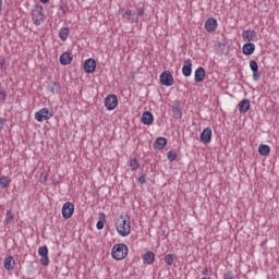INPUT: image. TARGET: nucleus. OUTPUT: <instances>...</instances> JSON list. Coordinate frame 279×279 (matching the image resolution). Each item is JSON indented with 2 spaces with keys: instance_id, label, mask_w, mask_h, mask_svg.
<instances>
[{
  "instance_id": "obj_34",
  "label": "nucleus",
  "mask_w": 279,
  "mask_h": 279,
  "mask_svg": "<svg viewBox=\"0 0 279 279\" xmlns=\"http://www.w3.org/2000/svg\"><path fill=\"white\" fill-rule=\"evenodd\" d=\"M223 279H234V274L232 271H227L223 275Z\"/></svg>"
},
{
  "instance_id": "obj_27",
  "label": "nucleus",
  "mask_w": 279,
  "mask_h": 279,
  "mask_svg": "<svg viewBox=\"0 0 279 279\" xmlns=\"http://www.w3.org/2000/svg\"><path fill=\"white\" fill-rule=\"evenodd\" d=\"M120 12L124 19H128V21H132V16H134L135 14V13H132V10L125 11V9H121Z\"/></svg>"
},
{
  "instance_id": "obj_19",
  "label": "nucleus",
  "mask_w": 279,
  "mask_h": 279,
  "mask_svg": "<svg viewBox=\"0 0 279 279\" xmlns=\"http://www.w3.org/2000/svg\"><path fill=\"white\" fill-rule=\"evenodd\" d=\"M15 265L16 260H14V257L12 255H9L4 258V269H7V271H12Z\"/></svg>"
},
{
  "instance_id": "obj_3",
  "label": "nucleus",
  "mask_w": 279,
  "mask_h": 279,
  "mask_svg": "<svg viewBox=\"0 0 279 279\" xmlns=\"http://www.w3.org/2000/svg\"><path fill=\"white\" fill-rule=\"evenodd\" d=\"M32 19L34 25H43L45 23V12L43 11V7L37 5L32 10Z\"/></svg>"
},
{
  "instance_id": "obj_4",
  "label": "nucleus",
  "mask_w": 279,
  "mask_h": 279,
  "mask_svg": "<svg viewBox=\"0 0 279 279\" xmlns=\"http://www.w3.org/2000/svg\"><path fill=\"white\" fill-rule=\"evenodd\" d=\"M51 117H53V113H51L48 108H43L35 112V119L38 121V123H43V121H49Z\"/></svg>"
},
{
  "instance_id": "obj_12",
  "label": "nucleus",
  "mask_w": 279,
  "mask_h": 279,
  "mask_svg": "<svg viewBox=\"0 0 279 279\" xmlns=\"http://www.w3.org/2000/svg\"><path fill=\"white\" fill-rule=\"evenodd\" d=\"M250 69L253 73V81L259 82L260 81V72L258 71V63L256 62V60L250 61Z\"/></svg>"
},
{
  "instance_id": "obj_36",
  "label": "nucleus",
  "mask_w": 279,
  "mask_h": 279,
  "mask_svg": "<svg viewBox=\"0 0 279 279\" xmlns=\"http://www.w3.org/2000/svg\"><path fill=\"white\" fill-rule=\"evenodd\" d=\"M96 228H97V230H104V221H102V220H99V221L96 223Z\"/></svg>"
},
{
  "instance_id": "obj_15",
  "label": "nucleus",
  "mask_w": 279,
  "mask_h": 279,
  "mask_svg": "<svg viewBox=\"0 0 279 279\" xmlns=\"http://www.w3.org/2000/svg\"><path fill=\"white\" fill-rule=\"evenodd\" d=\"M204 77H206V70L203 66L197 68L194 72V80L196 84L204 82Z\"/></svg>"
},
{
  "instance_id": "obj_7",
  "label": "nucleus",
  "mask_w": 279,
  "mask_h": 279,
  "mask_svg": "<svg viewBox=\"0 0 279 279\" xmlns=\"http://www.w3.org/2000/svg\"><path fill=\"white\" fill-rule=\"evenodd\" d=\"M38 254L41 256L40 264L44 265V267H47V265H49V248L47 246H40L38 248Z\"/></svg>"
},
{
  "instance_id": "obj_6",
  "label": "nucleus",
  "mask_w": 279,
  "mask_h": 279,
  "mask_svg": "<svg viewBox=\"0 0 279 279\" xmlns=\"http://www.w3.org/2000/svg\"><path fill=\"white\" fill-rule=\"evenodd\" d=\"M119 106V99L117 98V95H108L105 99V107L107 110H114Z\"/></svg>"
},
{
  "instance_id": "obj_32",
  "label": "nucleus",
  "mask_w": 279,
  "mask_h": 279,
  "mask_svg": "<svg viewBox=\"0 0 279 279\" xmlns=\"http://www.w3.org/2000/svg\"><path fill=\"white\" fill-rule=\"evenodd\" d=\"M167 158L170 162H173L174 160L178 159V154L173 150H170L167 153Z\"/></svg>"
},
{
  "instance_id": "obj_16",
  "label": "nucleus",
  "mask_w": 279,
  "mask_h": 279,
  "mask_svg": "<svg viewBox=\"0 0 279 279\" xmlns=\"http://www.w3.org/2000/svg\"><path fill=\"white\" fill-rule=\"evenodd\" d=\"M256 51V45L247 41L246 44L243 45L242 47V53L244 56H252Z\"/></svg>"
},
{
  "instance_id": "obj_13",
  "label": "nucleus",
  "mask_w": 279,
  "mask_h": 279,
  "mask_svg": "<svg viewBox=\"0 0 279 279\" xmlns=\"http://www.w3.org/2000/svg\"><path fill=\"white\" fill-rule=\"evenodd\" d=\"M182 73L184 77H191V74L193 73V61L191 59L184 61Z\"/></svg>"
},
{
  "instance_id": "obj_30",
  "label": "nucleus",
  "mask_w": 279,
  "mask_h": 279,
  "mask_svg": "<svg viewBox=\"0 0 279 279\" xmlns=\"http://www.w3.org/2000/svg\"><path fill=\"white\" fill-rule=\"evenodd\" d=\"M0 186H1V189H8V186H10V178L1 177L0 178Z\"/></svg>"
},
{
  "instance_id": "obj_42",
  "label": "nucleus",
  "mask_w": 279,
  "mask_h": 279,
  "mask_svg": "<svg viewBox=\"0 0 279 279\" xmlns=\"http://www.w3.org/2000/svg\"><path fill=\"white\" fill-rule=\"evenodd\" d=\"M3 10V0H0V12Z\"/></svg>"
},
{
  "instance_id": "obj_21",
  "label": "nucleus",
  "mask_w": 279,
  "mask_h": 279,
  "mask_svg": "<svg viewBox=\"0 0 279 279\" xmlns=\"http://www.w3.org/2000/svg\"><path fill=\"white\" fill-rule=\"evenodd\" d=\"M142 123H144V125H151V123H154V114L149 111H145L142 114Z\"/></svg>"
},
{
  "instance_id": "obj_43",
  "label": "nucleus",
  "mask_w": 279,
  "mask_h": 279,
  "mask_svg": "<svg viewBox=\"0 0 279 279\" xmlns=\"http://www.w3.org/2000/svg\"><path fill=\"white\" fill-rule=\"evenodd\" d=\"M133 23H138V17H132Z\"/></svg>"
},
{
  "instance_id": "obj_18",
  "label": "nucleus",
  "mask_w": 279,
  "mask_h": 279,
  "mask_svg": "<svg viewBox=\"0 0 279 279\" xmlns=\"http://www.w3.org/2000/svg\"><path fill=\"white\" fill-rule=\"evenodd\" d=\"M155 260H156V254H154V252L151 251H148L143 255L144 265H154Z\"/></svg>"
},
{
  "instance_id": "obj_35",
  "label": "nucleus",
  "mask_w": 279,
  "mask_h": 279,
  "mask_svg": "<svg viewBox=\"0 0 279 279\" xmlns=\"http://www.w3.org/2000/svg\"><path fill=\"white\" fill-rule=\"evenodd\" d=\"M60 10L62 11L63 14H66V12H69V5L62 4V5L60 7Z\"/></svg>"
},
{
  "instance_id": "obj_8",
  "label": "nucleus",
  "mask_w": 279,
  "mask_h": 279,
  "mask_svg": "<svg viewBox=\"0 0 279 279\" xmlns=\"http://www.w3.org/2000/svg\"><path fill=\"white\" fill-rule=\"evenodd\" d=\"M213 141V129L210 126L205 128L201 133V143L208 145Z\"/></svg>"
},
{
  "instance_id": "obj_22",
  "label": "nucleus",
  "mask_w": 279,
  "mask_h": 279,
  "mask_svg": "<svg viewBox=\"0 0 279 279\" xmlns=\"http://www.w3.org/2000/svg\"><path fill=\"white\" fill-rule=\"evenodd\" d=\"M167 145V137H157L154 143L155 149H165Z\"/></svg>"
},
{
  "instance_id": "obj_5",
  "label": "nucleus",
  "mask_w": 279,
  "mask_h": 279,
  "mask_svg": "<svg viewBox=\"0 0 279 279\" xmlns=\"http://www.w3.org/2000/svg\"><path fill=\"white\" fill-rule=\"evenodd\" d=\"M61 213L63 219H71L73 217V213H75V205L71 202L64 203Z\"/></svg>"
},
{
  "instance_id": "obj_20",
  "label": "nucleus",
  "mask_w": 279,
  "mask_h": 279,
  "mask_svg": "<svg viewBox=\"0 0 279 279\" xmlns=\"http://www.w3.org/2000/svg\"><path fill=\"white\" fill-rule=\"evenodd\" d=\"M251 102L247 99H243L238 104V108L239 111L241 112V114H245V112H247V110H250L251 108Z\"/></svg>"
},
{
  "instance_id": "obj_41",
  "label": "nucleus",
  "mask_w": 279,
  "mask_h": 279,
  "mask_svg": "<svg viewBox=\"0 0 279 279\" xmlns=\"http://www.w3.org/2000/svg\"><path fill=\"white\" fill-rule=\"evenodd\" d=\"M202 274L203 276H208V268L203 269Z\"/></svg>"
},
{
  "instance_id": "obj_9",
  "label": "nucleus",
  "mask_w": 279,
  "mask_h": 279,
  "mask_svg": "<svg viewBox=\"0 0 279 279\" xmlns=\"http://www.w3.org/2000/svg\"><path fill=\"white\" fill-rule=\"evenodd\" d=\"M160 84L162 86H173V75H171V72L167 71L161 73Z\"/></svg>"
},
{
  "instance_id": "obj_31",
  "label": "nucleus",
  "mask_w": 279,
  "mask_h": 279,
  "mask_svg": "<svg viewBox=\"0 0 279 279\" xmlns=\"http://www.w3.org/2000/svg\"><path fill=\"white\" fill-rule=\"evenodd\" d=\"M12 221H14V213H12V210H7L5 223L10 225V223H12Z\"/></svg>"
},
{
  "instance_id": "obj_29",
  "label": "nucleus",
  "mask_w": 279,
  "mask_h": 279,
  "mask_svg": "<svg viewBox=\"0 0 279 279\" xmlns=\"http://www.w3.org/2000/svg\"><path fill=\"white\" fill-rule=\"evenodd\" d=\"M59 38H61V40H66V38H69V28H61L59 32Z\"/></svg>"
},
{
  "instance_id": "obj_14",
  "label": "nucleus",
  "mask_w": 279,
  "mask_h": 279,
  "mask_svg": "<svg viewBox=\"0 0 279 279\" xmlns=\"http://www.w3.org/2000/svg\"><path fill=\"white\" fill-rule=\"evenodd\" d=\"M217 20L215 17H209L205 22V29L213 34V32H217Z\"/></svg>"
},
{
  "instance_id": "obj_37",
  "label": "nucleus",
  "mask_w": 279,
  "mask_h": 279,
  "mask_svg": "<svg viewBox=\"0 0 279 279\" xmlns=\"http://www.w3.org/2000/svg\"><path fill=\"white\" fill-rule=\"evenodd\" d=\"M3 128H5V119L0 118V132H1V130H3Z\"/></svg>"
},
{
  "instance_id": "obj_11",
  "label": "nucleus",
  "mask_w": 279,
  "mask_h": 279,
  "mask_svg": "<svg viewBox=\"0 0 279 279\" xmlns=\"http://www.w3.org/2000/svg\"><path fill=\"white\" fill-rule=\"evenodd\" d=\"M83 69L85 73H95V69H97V62L95 61V59L89 58L85 60Z\"/></svg>"
},
{
  "instance_id": "obj_38",
  "label": "nucleus",
  "mask_w": 279,
  "mask_h": 279,
  "mask_svg": "<svg viewBox=\"0 0 279 279\" xmlns=\"http://www.w3.org/2000/svg\"><path fill=\"white\" fill-rule=\"evenodd\" d=\"M136 14L137 16H143V14H145V9L138 8Z\"/></svg>"
},
{
  "instance_id": "obj_23",
  "label": "nucleus",
  "mask_w": 279,
  "mask_h": 279,
  "mask_svg": "<svg viewBox=\"0 0 279 279\" xmlns=\"http://www.w3.org/2000/svg\"><path fill=\"white\" fill-rule=\"evenodd\" d=\"M259 156H269L271 154V148L267 144H260L258 147Z\"/></svg>"
},
{
  "instance_id": "obj_44",
  "label": "nucleus",
  "mask_w": 279,
  "mask_h": 279,
  "mask_svg": "<svg viewBox=\"0 0 279 279\" xmlns=\"http://www.w3.org/2000/svg\"><path fill=\"white\" fill-rule=\"evenodd\" d=\"M49 0H40L41 3H48Z\"/></svg>"
},
{
  "instance_id": "obj_40",
  "label": "nucleus",
  "mask_w": 279,
  "mask_h": 279,
  "mask_svg": "<svg viewBox=\"0 0 279 279\" xmlns=\"http://www.w3.org/2000/svg\"><path fill=\"white\" fill-rule=\"evenodd\" d=\"M138 182L140 184H145L146 180H145V174H142L140 178H138Z\"/></svg>"
},
{
  "instance_id": "obj_33",
  "label": "nucleus",
  "mask_w": 279,
  "mask_h": 279,
  "mask_svg": "<svg viewBox=\"0 0 279 279\" xmlns=\"http://www.w3.org/2000/svg\"><path fill=\"white\" fill-rule=\"evenodd\" d=\"M7 98L8 94L5 93V90H0V102L5 101Z\"/></svg>"
},
{
  "instance_id": "obj_2",
  "label": "nucleus",
  "mask_w": 279,
  "mask_h": 279,
  "mask_svg": "<svg viewBox=\"0 0 279 279\" xmlns=\"http://www.w3.org/2000/svg\"><path fill=\"white\" fill-rule=\"evenodd\" d=\"M128 245L125 243H118L114 244L112 250H111V256L114 258V260H123L124 258L128 257Z\"/></svg>"
},
{
  "instance_id": "obj_17",
  "label": "nucleus",
  "mask_w": 279,
  "mask_h": 279,
  "mask_svg": "<svg viewBox=\"0 0 279 279\" xmlns=\"http://www.w3.org/2000/svg\"><path fill=\"white\" fill-rule=\"evenodd\" d=\"M60 64H62V66H66L69 64H71V62H73V54H71V52H64L60 56Z\"/></svg>"
},
{
  "instance_id": "obj_10",
  "label": "nucleus",
  "mask_w": 279,
  "mask_h": 279,
  "mask_svg": "<svg viewBox=\"0 0 279 279\" xmlns=\"http://www.w3.org/2000/svg\"><path fill=\"white\" fill-rule=\"evenodd\" d=\"M242 38L244 43H254V40H256L257 38V33L256 31H252V29L243 31Z\"/></svg>"
},
{
  "instance_id": "obj_28",
  "label": "nucleus",
  "mask_w": 279,
  "mask_h": 279,
  "mask_svg": "<svg viewBox=\"0 0 279 279\" xmlns=\"http://www.w3.org/2000/svg\"><path fill=\"white\" fill-rule=\"evenodd\" d=\"M163 260H165L166 265L171 267V265H173V262L175 260V255L168 254V255L165 256Z\"/></svg>"
},
{
  "instance_id": "obj_25",
  "label": "nucleus",
  "mask_w": 279,
  "mask_h": 279,
  "mask_svg": "<svg viewBox=\"0 0 279 279\" xmlns=\"http://www.w3.org/2000/svg\"><path fill=\"white\" fill-rule=\"evenodd\" d=\"M129 167H131L132 171H136V169L141 167V162H138L136 158L131 157L129 160Z\"/></svg>"
},
{
  "instance_id": "obj_26",
  "label": "nucleus",
  "mask_w": 279,
  "mask_h": 279,
  "mask_svg": "<svg viewBox=\"0 0 279 279\" xmlns=\"http://www.w3.org/2000/svg\"><path fill=\"white\" fill-rule=\"evenodd\" d=\"M172 112L174 119H182V110L180 109L179 105L172 107Z\"/></svg>"
},
{
  "instance_id": "obj_1",
  "label": "nucleus",
  "mask_w": 279,
  "mask_h": 279,
  "mask_svg": "<svg viewBox=\"0 0 279 279\" xmlns=\"http://www.w3.org/2000/svg\"><path fill=\"white\" fill-rule=\"evenodd\" d=\"M117 232L120 236H130V233L132 232L130 216H120L117 221Z\"/></svg>"
},
{
  "instance_id": "obj_39",
  "label": "nucleus",
  "mask_w": 279,
  "mask_h": 279,
  "mask_svg": "<svg viewBox=\"0 0 279 279\" xmlns=\"http://www.w3.org/2000/svg\"><path fill=\"white\" fill-rule=\"evenodd\" d=\"M5 66V57H0V69H3Z\"/></svg>"
},
{
  "instance_id": "obj_24",
  "label": "nucleus",
  "mask_w": 279,
  "mask_h": 279,
  "mask_svg": "<svg viewBox=\"0 0 279 279\" xmlns=\"http://www.w3.org/2000/svg\"><path fill=\"white\" fill-rule=\"evenodd\" d=\"M48 90L52 94V95H58V93H60V83H51L48 86Z\"/></svg>"
}]
</instances>
